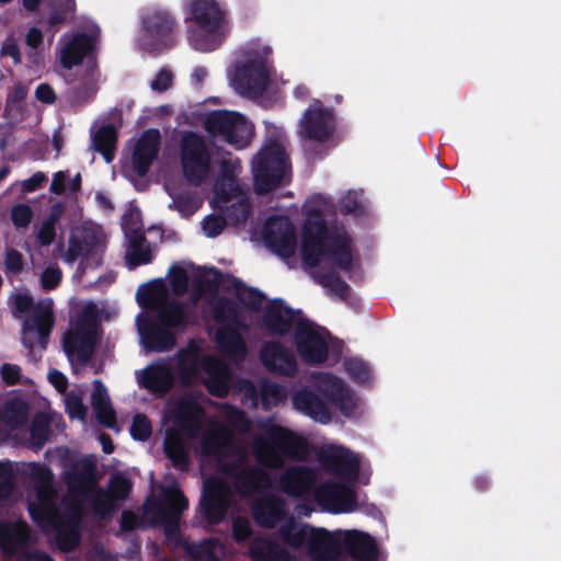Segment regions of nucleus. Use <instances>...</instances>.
I'll return each mask as SVG.
<instances>
[{
  "label": "nucleus",
  "instance_id": "b1692460",
  "mask_svg": "<svg viewBox=\"0 0 561 561\" xmlns=\"http://www.w3.org/2000/svg\"><path fill=\"white\" fill-rule=\"evenodd\" d=\"M311 379L330 403L347 417H356L362 412L358 398L344 385L343 380L330 374L318 373Z\"/></svg>",
  "mask_w": 561,
  "mask_h": 561
},
{
  "label": "nucleus",
  "instance_id": "f704fd0d",
  "mask_svg": "<svg viewBox=\"0 0 561 561\" xmlns=\"http://www.w3.org/2000/svg\"><path fill=\"white\" fill-rule=\"evenodd\" d=\"M30 407L21 399H10L5 402L2 420L11 433L22 431L28 420Z\"/></svg>",
  "mask_w": 561,
  "mask_h": 561
},
{
  "label": "nucleus",
  "instance_id": "39448f33",
  "mask_svg": "<svg viewBox=\"0 0 561 561\" xmlns=\"http://www.w3.org/2000/svg\"><path fill=\"white\" fill-rule=\"evenodd\" d=\"M178 376L183 385L201 380L210 393L225 397L229 392L231 371L227 364L211 355H204L201 343L192 341L173 359L157 362L136 373L140 387L164 394Z\"/></svg>",
  "mask_w": 561,
  "mask_h": 561
},
{
  "label": "nucleus",
  "instance_id": "c756f323",
  "mask_svg": "<svg viewBox=\"0 0 561 561\" xmlns=\"http://www.w3.org/2000/svg\"><path fill=\"white\" fill-rule=\"evenodd\" d=\"M293 407L298 412L316 422L327 424L331 421V410L327 402L307 388H301L293 394Z\"/></svg>",
  "mask_w": 561,
  "mask_h": 561
},
{
  "label": "nucleus",
  "instance_id": "79ce46f5",
  "mask_svg": "<svg viewBox=\"0 0 561 561\" xmlns=\"http://www.w3.org/2000/svg\"><path fill=\"white\" fill-rule=\"evenodd\" d=\"M96 92V80L93 71H90L84 79L75 85L69 94V101L79 105L90 100Z\"/></svg>",
  "mask_w": 561,
  "mask_h": 561
},
{
  "label": "nucleus",
  "instance_id": "4468645a",
  "mask_svg": "<svg viewBox=\"0 0 561 561\" xmlns=\"http://www.w3.org/2000/svg\"><path fill=\"white\" fill-rule=\"evenodd\" d=\"M107 244L103 228L94 222H83L71 229L67 244L58 245L60 257L67 264L80 261L82 266L100 265Z\"/></svg>",
  "mask_w": 561,
  "mask_h": 561
},
{
  "label": "nucleus",
  "instance_id": "412c9836",
  "mask_svg": "<svg viewBox=\"0 0 561 561\" xmlns=\"http://www.w3.org/2000/svg\"><path fill=\"white\" fill-rule=\"evenodd\" d=\"M183 173L188 182L199 184L210 173V154L203 138L194 133L184 135L181 145Z\"/></svg>",
  "mask_w": 561,
  "mask_h": 561
},
{
  "label": "nucleus",
  "instance_id": "473e14b6",
  "mask_svg": "<svg viewBox=\"0 0 561 561\" xmlns=\"http://www.w3.org/2000/svg\"><path fill=\"white\" fill-rule=\"evenodd\" d=\"M91 403L100 423L113 428L116 423L107 389L100 380H94Z\"/></svg>",
  "mask_w": 561,
  "mask_h": 561
},
{
  "label": "nucleus",
  "instance_id": "9b49d317",
  "mask_svg": "<svg viewBox=\"0 0 561 561\" xmlns=\"http://www.w3.org/2000/svg\"><path fill=\"white\" fill-rule=\"evenodd\" d=\"M187 22L188 43L199 51H211L219 47L230 32V22L225 8L217 0H191Z\"/></svg>",
  "mask_w": 561,
  "mask_h": 561
},
{
  "label": "nucleus",
  "instance_id": "0eeeda50",
  "mask_svg": "<svg viewBox=\"0 0 561 561\" xmlns=\"http://www.w3.org/2000/svg\"><path fill=\"white\" fill-rule=\"evenodd\" d=\"M257 426L264 434H253L250 448L262 467L280 469L287 459L304 461L309 457L310 446L299 433L275 424L272 419L259 420Z\"/></svg>",
  "mask_w": 561,
  "mask_h": 561
},
{
  "label": "nucleus",
  "instance_id": "bf43d9fd",
  "mask_svg": "<svg viewBox=\"0 0 561 561\" xmlns=\"http://www.w3.org/2000/svg\"><path fill=\"white\" fill-rule=\"evenodd\" d=\"M360 206L358 192L350 191L340 201L341 211L344 214L354 213Z\"/></svg>",
  "mask_w": 561,
  "mask_h": 561
},
{
  "label": "nucleus",
  "instance_id": "a211bd4d",
  "mask_svg": "<svg viewBox=\"0 0 561 561\" xmlns=\"http://www.w3.org/2000/svg\"><path fill=\"white\" fill-rule=\"evenodd\" d=\"M161 135L158 129H147L128 141L122 158V172L129 179L144 176L158 157Z\"/></svg>",
  "mask_w": 561,
  "mask_h": 561
},
{
  "label": "nucleus",
  "instance_id": "20e7f679",
  "mask_svg": "<svg viewBox=\"0 0 561 561\" xmlns=\"http://www.w3.org/2000/svg\"><path fill=\"white\" fill-rule=\"evenodd\" d=\"M306 220L302 228V259L309 266H318V282L340 298L348 293L346 283L335 276L336 271L348 272L353 267L352 242L343 227L328 230L324 216L332 205L318 194L311 196L304 206Z\"/></svg>",
  "mask_w": 561,
  "mask_h": 561
},
{
  "label": "nucleus",
  "instance_id": "72a5a7b5",
  "mask_svg": "<svg viewBox=\"0 0 561 561\" xmlns=\"http://www.w3.org/2000/svg\"><path fill=\"white\" fill-rule=\"evenodd\" d=\"M51 417L46 413H37L28 428V434L24 432L23 436L14 435V438L21 443H28L31 447L41 449L50 436Z\"/></svg>",
  "mask_w": 561,
  "mask_h": 561
},
{
  "label": "nucleus",
  "instance_id": "5701e85b",
  "mask_svg": "<svg viewBox=\"0 0 561 561\" xmlns=\"http://www.w3.org/2000/svg\"><path fill=\"white\" fill-rule=\"evenodd\" d=\"M100 34L94 23H89L84 32H68L58 42V55L61 66L71 69L94 48Z\"/></svg>",
  "mask_w": 561,
  "mask_h": 561
},
{
  "label": "nucleus",
  "instance_id": "c9c22d12",
  "mask_svg": "<svg viewBox=\"0 0 561 561\" xmlns=\"http://www.w3.org/2000/svg\"><path fill=\"white\" fill-rule=\"evenodd\" d=\"M91 138L92 148L99 151L107 163L112 162L117 140L116 128L111 124L103 125Z\"/></svg>",
  "mask_w": 561,
  "mask_h": 561
},
{
  "label": "nucleus",
  "instance_id": "c85d7f7f",
  "mask_svg": "<svg viewBox=\"0 0 561 561\" xmlns=\"http://www.w3.org/2000/svg\"><path fill=\"white\" fill-rule=\"evenodd\" d=\"M317 473L307 466H291L278 478V489L293 497L305 496L312 489Z\"/></svg>",
  "mask_w": 561,
  "mask_h": 561
},
{
  "label": "nucleus",
  "instance_id": "ddd939ff",
  "mask_svg": "<svg viewBox=\"0 0 561 561\" xmlns=\"http://www.w3.org/2000/svg\"><path fill=\"white\" fill-rule=\"evenodd\" d=\"M53 300L45 298L33 304L28 294L16 293L9 298V305L14 318L32 310L31 317L22 324V343L33 353L44 351L47 339L54 325Z\"/></svg>",
  "mask_w": 561,
  "mask_h": 561
},
{
  "label": "nucleus",
  "instance_id": "a878e982",
  "mask_svg": "<svg viewBox=\"0 0 561 561\" xmlns=\"http://www.w3.org/2000/svg\"><path fill=\"white\" fill-rule=\"evenodd\" d=\"M262 238L265 245L280 257H290L296 251L295 229L285 216L268 218L264 225Z\"/></svg>",
  "mask_w": 561,
  "mask_h": 561
},
{
  "label": "nucleus",
  "instance_id": "338daca9",
  "mask_svg": "<svg viewBox=\"0 0 561 561\" xmlns=\"http://www.w3.org/2000/svg\"><path fill=\"white\" fill-rule=\"evenodd\" d=\"M49 382L59 391L64 392L67 389V378L58 370H50L48 373Z\"/></svg>",
  "mask_w": 561,
  "mask_h": 561
},
{
  "label": "nucleus",
  "instance_id": "f8f14e48",
  "mask_svg": "<svg viewBox=\"0 0 561 561\" xmlns=\"http://www.w3.org/2000/svg\"><path fill=\"white\" fill-rule=\"evenodd\" d=\"M218 167L219 174L215 181L214 197L210 204L227 220L237 224L243 222L250 215V203L247 193L240 187L236 179L241 172L240 160L222 157L218 161Z\"/></svg>",
  "mask_w": 561,
  "mask_h": 561
},
{
  "label": "nucleus",
  "instance_id": "864d4df0",
  "mask_svg": "<svg viewBox=\"0 0 561 561\" xmlns=\"http://www.w3.org/2000/svg\"><path fill=\"white\" fill-rule=\"evenodd\" d=\"M13 489V474L10 463L0 462V497L8 496Z\"/></svg>",
  "mask_w": 561,
  "mask_h": 561
},
{
  "label": "nucleus",
  "instance_id": "680f3d73",
  "mask_svg": "<svg viewBox=\"0 0 561 561\" xmlns=\"http://www.w3.org/2000/svg\"><path fill=\"white\" fill-rule=\"evenodd\" d=\"M1 56H9L13 59L14 64H19L21 60V54L18 44L13 37H9L4 41L1 48Z\"/></svg>",
  "mask_w": 561,
  "mask_h": 561
},
{
  "label": "nucleus",
  "instance_id": "cd10ccee",
  "mask_svg": "<svg viewBox=\"0 0 561 561\" xmlns=\"http://www.w3.org/2000/svg\"><path fill=\"white\" fill-rule=\"evenodd\" d=\"M305 319L299 311H294L283 300L276 299L266 306L263 322L272 333L283 335L291 329L295 331L298 322Z\"/></svg>",
  "mask_w": 561,
  "mask_h": 561
},
{
  "label": "nucleus",
  "instance_id": "9d476101",
  "mask_svg": "<svg viewBox=\"0 0 561 561\" xmlns=\"http://www.w3.org/2000/svg\"><path fill=\"white\" fill-rule=\"evenodd\" d=\"M271 54L272 48L259 39L243 47L230 73V84L238 94L254 99L267 90L272 75Z\"/></svg>",
  "mask_w": 561,
  "mask_h": 561
},
{
  "label": "nucleus",
  "instance_id": "393cba45",
  "mask_svg": "<svg viewBox=\"0 0 561 561\" xmlns=\"http://www.w3.org/2000/svg\"><path fill=\"white\" fill-rule=\"evenodd\" d=\"M313 496L322 510L330 513L343 514L360 508L355 491L342 483L325 482L314 490Z\"/></svg>",
  "mask_w": 561,
  "mask_h": 561
},
{
  "label": "nucleus",
  "instance_id": "a19ab883",
  "mask_svg": "<svg viewBox=\"0 0 561 561\" xmlns=\"http://www.w3.org/2000/svg\"><path fill=\"white\" fill-rule=\"evenodd\" d=\"M122 228L127 240L145 237L141 211L137 207H129L122 217Z\"/></svg>",
  "mask_w": 561,
  "mask_h": 561
},
{
  "label": "nucleus",
  "instance_id": "a18cd8bd",
  "mask_svg": "<svg viewBox=\"0 0 561 561\" xmlns=\"http://www.w3.org/2000/svg\"><path fill=\"white\" fill-rule=\"evenodd\" d=\"M222 417L240 433H249L252 427L251 420L237 408L225 405L221 410Z\"/></svg>",
  "mask_w": 561,
  "mask_h": 561
},
{
  "label": "nucleus",
  "instance_id": "2eb2a0df",
  "mask_svg": "<svg viewBox=\"0 0 561 561\" xmlns=\"http://www.w3.org/2000/svg\"><path fill=\"white\" fill-rule=\"evenodd\" d=\"M294 340L301 359L311 365L324 362L330 352L334 360L341 354V342L333 340L325 329L308 319L298 322V327L294 331Z\"/></svg>",
  "mask_w": 561,
  "mask_h": 561
},
{
  "label": "nucleus",
  "instance_id": "4c0bfd02",
  "mask_svg": "<svg viewBox=\"0 0 561 561\" xmlns=\"http://www.w3.org/2000/svg\"><path fill=\"white\" fill-rule=\"evenodd\" d=\"M172 202L169 204L170 209H175L182 217H190L195 214L203 205V199L191 193L174 194L169 191Z\"/></svg>",
  "mask_w": 561,
  "mask_h": 561
},
{
  "label": "nucleus",
  "instance_id": "8fccbe9b",
  "mask_svg": "<svg viewBox=\"0 0 561 561\" xmlns=\"http://www.w3.org/2000/svg\"><path fill=\"white\" fill-rule=\"evenodd\" d=\"M201 225L206 237L215 238L222 232L226 220L216 215H208L203 219Z\"/></svg>",
  "mask_w": 561,
  "mask_h": 561
},
{
  "label": "nucleus",
  "instance_id": "f03ea898",
  "mask_svg": "<svg viewBox=\"0 0 561 561\" xmlns=\"http://www.w3.org/2000/svg\"><path fill=\"white\" fill-rule=\"evenodd\" d=\"M169 284L178 297L191 290L188 301L171 299L163 279L141 285L136 293L138 305L152 314L136 317V327L142 346L149 352H167L175 344V334L193 324L197 316L213 317L218 323L215 341L218 350L234 363L247 356V346L239 330L247 325L237 305L228 299L217 298L219 274L215 268L195 266L191 263L173 264L169 271Z\"/></svg>",
  "mask_w": 561,
  "mask_h": 561
},
{
  "label": "nucleus",
  "instance_id": "2f4dec72",
  "mask_svg": "<svg viewBox=\"0 0 561 561\" xmlns=\"http://www.w3.org/2000/svg\"><path fill=\"white\" fill-rule=\"evenodd\" d=\"M254 561H299L288 549L271 539L256 538L250 546Z\"/></svg>",
  "mask_w": 561,
  "mask_h": 561
},
{
  "label": "nucleus",
  "instance_id": "4d7b16f0",
  "mask_svg": "<svg viewBox=\"0 0 561 561\" xmlns=\"http://www.w3.org/2000/svg\"><path fill=\"white\" fill-rule=\"evenodd\" d=\"M5 271L8 275H15L23 268V257L16 250H9L5 255Z\"/></svg>",
  "mask_w": 561,
  "mask_h": 561
},
{
  "label": "nucleus",
  "instance_id": "09e8293b",
  "mask_svg": "<svg viewBox=\"0 0 561 561\" xmlns=\"http://www.w3.org/2000/svg\"><path fill=\"white\" fill-rule=\"evenodd\" d=\"M130 434L135 439L146 440L151 434V424L148 417L142 414L135 415Z\"/></svg>",
  "mask_w": 561,
  "mask_h": 561
},
{
  "label": "nucleus",
  "instance_id": "bb28decb",
  "mask_svg": "<svg viewBox=\"0 0 561 561\" xmlns=\"http://www.w3.org/2000/svg\"><path fill=\"white\" fill-rule=\"evenodd\" d=\"M260 359L264 367L277 375L294 376L298 364L294 353L277 342H266L260 351Z\"/></svg>",
  "mask_w": 561,
  "mask_h": 561
},
{
  "label": "nucleus",
  "instance_id": "69168bd1",
  "mask_svg": "<svg viewBox=\"0 0 561 561\" xmlns=\"http://www.w3.org/2000/svg\"><path fill=\"white\" fill-rule=\"evenodd\" d=\"M37 100L50 104L55 101L56 95L54 90L48 84H39L35 91Z\"/></svg>",
  "mask_w": 561,
  "mask_h": 561
},
{
  "label": "nucleus",
  "instance_id": "aec40b11",
  "mask_svg": "<svg viewBox=\"0 0 561 561\" xmlns=\"http://www.w3.org/2000/svg\"><path fill=\"white\" fill-rule=\"evenodd\" d=\"M324 468L332 474L346 481H359L367 484L369 481V467L348 449L336 446H325L320 455Z\"/></svg>",
  "mask_w": 561,
  "mask_h": 561
},
{
  "label": "nucleus",
  "instance_id": "e433bc0d",
  "mask_svg": "<svg viewBox=\"0 0 561 561\" xmlns=\"http://www.w3.org/2000/svg\"><path fill=\"white\" fill-rule=\"evenodd\" d=\"M152 260V250L147 243L145 237L129 239L126 249V265L128 268H135L147 264Z\"/></svg>",
  "mask_w": 561,
  "mask_h": 561
},
{
  "label": "nucleus",
  "instance_id": "423d86ee",
  "mask_svg": "<svg viewBox=\"0 0 561 561\" xmlns=\"http://www.w3.org/2000/svg\"><path fill=\"white\" fill-rule=\"evenodd\" d=\"M278 534L284 543L290 548L305 547L306 554L313 561L334 560L345 549L353 561H376L375 540L358 530L328 531L314 528L294 518L286 519Z\"/></svg>",
  "mask_w": 561,
  "mask_h": 561
},
{
  "label": "nucleus",
  "instance_id": "13d9d810",
  "mask_svg": "<svg viewBox=\"0 0 561 561\" xmlns=\"http://www.w3.org/2000/svg\"><path fill=\"white\" fill-rule=\"evenodd\" d=\"M233 537L237 541H243L251 535V524L247 518H236L232 524Z\"/></svg>",
  "mask_w": 561,
  "mask_h": 561
},
{
  "label": "nucleus",
  "instance_id": "6e6d98bb",
  "mask_svg": "<svg viewBox=\"0 0 561 561\" xmlns=\"http://www.w3.org/2000/svg\"><path fill=\"white\" fill-rule=\"evenodd\" d=\"M35 237L38 243L42 245L51 244L56 237V226L43 221L38 227L35 228Z\"/></svg>",
  "mask_w": 561,
  "mask_h": 561
},
{
  "label": "nucleus",
  "instance_id": "7ed1b4c3",
  "mask_svg": "<svg viewBox=\"0 0 561 561\" xmlns=\"http://www.w3.org/2000/svg\"><path fill=\"white\" fill-rule=\"evenodd\" d=\"M23 473L30 485L27 510L32 519L49 536L61 550L75 549L80 540L79 524L84 510L83 502H91L96 514L111 513L118 500L128 495L130 482L122 476L111 479L108 491L96 489L88 479L78 485L69 481L70 494L59 500L51 470L42 463H27Z\"/></svg>",
  "mask_w": 561,
  "mask_h": 561
},
{
  "label": "nucleus",
  "instance_id": "c03bdc74",
  "mask_svg": "<svg viewBox=\"0 0 561 561\" xmlns=\"http://www.w3.org/2000/svg\"><path fill=\"white\" fill-rule=\"evenodd\" d=\"M344 368L350 378L356 383L367 385L373 378L370 367L360 358L352 357L346 359Z\"/></svg>",
  "mask_w": 561,
  "mask_h": 561
},
{
  "label": "nucleus",
  "instance_id": "37998d69",
  "mask_svg": "<svg viewBox=\"0 0 561 561\" xmlns=\"http://www.w3.org/2000/svg\"><path fill=\"white\" fill-rule=\"evenodd\" d=\"M76 9L75 0H53V9L47 16L50 27H58L72 16Z\"/></svg>",
  "mask_w": 561,
  "mask_h": 561
},
{
  "label": "nucleus",
  "instance_id": "f3484780",
  "mask_svg": "<svg viewBox=\"0 0 561 561\" xmlns=\"http://www.w3.org/2000/svg\"><path fill=\"white\" fill-rule=\"evenodd\" d=\"M99 339V321L92 307H85L76 328L65 334L64 350L72 365L87 363L93 354Z\"/></svg>",
  "mask_w": 561,
  "mask_h": 561
},
{
  "label": "nucleus",
  "instance_id": "de8ad7c7",
  "mask_svg": "<svg viewBox=\"0 0 561 561\" xmlns=\"http://www.w3.org/2000/svg\"><path fill=\"white\" fill-rule=\"evenodd\" d=\"M62 277L60 268L56 264H49L41 274V285L48 291L56 288Z\"/></svg>",
  "mask_w": 561,
  "mask_h": 561
},
{
  "label": "nucleus",
  "instance_id": "6ab92c4d",
  "mask_svg": "<svg viewBox=\"0 0 561 561\" xmlns=\"http://www.w3.org/2000/svg\"><path fill=\"white\" fill-rule=\"evenodd\" d=\"M30 527L20 519H0V547L16 561H54L47 553L33 550Z\"/></svg>",
  "mask_w": 561,
  "mask_h": 561
},
{
  "label": "nucleus",
  "instance_id": "49530a36",
  "mask_svg": "<svg viewBox=\"0 0 561 561\" xmlns=\"http://www.w3.org/2000/svg\"><path fill=\"white\" fill-rule=\"evenodd\" d=\"M173 79V71L168 67H163L160 70H158L150 80V89L157 93L164 92L172 87Z\"/></svg>",
  "mask_w": 561,
  "mask_h": 561
},
{
  "label": "nucleus",
  "instance_id": "5fc2aeb1",
  "mask_svg": "<svg viewBox=\"0 0 561 561\" xmlns=\"http://www.w3.org/2000/svg\"><path fill=\"white\" fill-rule=\"evenodd\" d=\"M66 411L70 419L84 420L87 409L77 396H67L65 399Z\"/></svg>",
  "mask_w": 561,
  "mask_h": 561
},
{
  "label": "nucleus",
  "instance_id": "7c9ffc66",
  "mask_svg": "<svg viewBox=\"0 0 561 561\" xmlns=\"http://www.w3.org/2000/svg\"><path fill=\"white\" fill-rule=\"evenodd\" d=\"M142 25L146 34L151 39L163 45L171 43L173 19L165 11H152L142 18Z\"/></svg>",
  "mask_w": 561,
  "mask_h": 561
},
{
  "label": "nucleus",
  "instance_id": "6e6552de",
  "mask_svg": "<svg viewBox=\"0 0 561 561\" xmlns=\"http://www.w3.org/2000/svg\"><path fill=\"white\" fill-rule=\"evenodd\" d=\"M160 490V496H152L145 503V517L151 524H162L170 540L183 545L187 553L194 558L203 559V552L210 550L211 541L197 546L176 538L181 515L188 507V501L180 490L178 481L173 478L165 479Z\"/></svg>",
  "mask_w": 561,
  "mask_h": 561
},
{
  "label": "nucleus",
  "instance_id": "dca6fc26",
  "mask_svg": "<svg viewBox=\"0 0 561 561\" xmlns=\"http://www.w3.org/2000/svg\"><path fill=\"white\" fill-rule=\"evenodd\" d=\"M204 127L213 138H220L237 149L247 147L254 135L253 124L233 111H213L206 116Z\"/></svg>",
  "mask_w": 561,
  "mask_h": 561
},
{
  "label": "nucleus",
  "instance_id": "3c124183",
  "mask_svg": "<svg viewBox=\"0 0 561 561\" xmlns=\"http://www.w3.org/2000/svg\"><path fill=\"white\" fill-rule=\"evenodd\" d=\"M238 390L242 392V402L251 408H256L259 404V394L255 385L247 379L238 382Z\"/></svg>",
  "mask_w": 561,
  "mask_h": 561
},
{
  "label": "nucleus",
  "instance_id": "052dcab7",
  "mask_svg": "<svg viewBox=\"0 0 561 561\" xmlns=\"http://www.w3.org/2000/svg\"><path fill=\"white\" fill-rule=\"evenodd\" d=\"M1 375L7 383L13 385L20 381L21 369L18 365L4 364L1 367Z\"/></svg>",
  "mask_w": 561,
  "mask_h": 561
},
{
  "label": "nucleus",
  "instance_id": "774afa93",
  "mask_svg": "<svg viewBox=\"0 0 561 561\" xmlns=\"http://www.w3.org/2000/svg\"><path fill=\"white\" fill-rule=\"evenodd\" d=\"M47 178L43 172L35 173L32 178L24 181L23 186L26 191H35L41 187Z\"/></svg>",
  "mask_w": 561,
  "mask_h": 561
},
{
  "label": "nucleus",
  "instance_id": "ea45409f",
  "mask_svg": "<svg viewBox=\"0 0 561 561\" xmlns=\"http://www.w3.org/2000/svg\"><path fill=\"white\" fill-rule=\"evenodd\" d=\"M81 176L77 173L70 178L68 171H58L54 174L49 191L56 195L76 193L80 190Z\"/></svg>",
  "mask_w": 561,
  "mask_h": 561
},
{
  "label": "nucleus",
  "instance_id": "e2e57ef3",
  "mask_svg": "<svg viewBox=\"0 0 561 561\" xmlns=\"http://www.w3.org/2000/svg\"><path fill=\"white\" fill-rule=\"evenodd\" d=\"M43 39V32L38 27H31L25 35V43L31 49H37Z\"/></svg>",
  "mask_w": 561,
  "mask_h": 561
},
{
  "label": "nucleus",
  "instance_id": "1a4fd4ad",
  "mask_svg": "<svg viewBox=\"0 0 561 561\" xmlns=\"http://www.w3.org/2000/svg\"><path fill=\"white\" fill-rule=\"evenodd\" d=\"M285 133L276 127L267 128V137L251 161L253 185L257 194H266L290 179V163Z\"/></svg>",
  "mask_w": 561,
  "mask_h": 561
},
{
  "label": "nucleus",
  "instance_id": "603ef678",
  "mask_svg": "<svg viewBox=\"0 0 561 561\" xmlns=\"http://www.w3.org/2000/svg\"><path fill=\"white\" fill-rule=\"evenodd\" d=\"M32 216L31 207L25 204H19L11 210L12 221L18 228H26L31 222Z\"/></svg>",
  "mask_w": 561,
  "mask_h": 561
},
{
  "label": "nucleus",
  "instance_id": "58836bf2",
  "mask_svg": "<svg viewBox=\"0 0 561 561\" xmlns=\"http://www.w3.org/2000/svg\"><path fill=\"white\" fill-rule=\"evenodd\" d=\"M260 389L262 405L265 410L277 407L287 398V391L283 386L266 379L261 382Z\"/></svg>",
  "mask_w": 561,
  "mask_h": 561
},
{
  "label": "nucleus",
  "instance_id": "4be33fe9",
  "mask_svg": "<svg viewBox=\"0 0 561 561\" xmlns=\"http://www.w3.org/2000/svg\"><path fill=\"white\" fill-rule=\"evenodd\" d=\"M335 131V117L331 110L316 100L305 111L299 122L298 135L302 140L324 144L332 139Z\"/></svg>",
  "mask_w": 561,
  "mask_h": 561
},
{
  "label": "nucleus",
  "instance_id": "f257e3e1",
  "mask_svg": "<svg viewBox=\"0 0 561 561\" xmlns=\"http://www.w3.org/2000/svg\"><path fill=\"white\" fill-rule=\"evenodd\" d=\"M203 397L185 394L169 404L174 427L167 431L164 451L174 467L186 470L187 440L198 444L197 450L214 457L219 474L204 481L199 503L202 515L218 524L237 506V495L252 504L253 517L264 527H274L287 513L285 500L272 492V478L261 467L249 465V446L216 419L205 424Z\"/></svg>",
  "mask_w": 561,
  "mask_h": 561
},
{
  "label": "nucleus",
  "instance_id": "0e129e2a",
  "mask_svg": "<svg viewBox=\"0 0 561 561\" xmlns=\"http://www.w3.org/2000/svg\"><path fill=\"white\" fill-rule=\"evenodd\" d=\"M27 90L26 87L22 83H15L8 93V103H20L26 96Z\"/></svg>",
  "mask_w": 561,
  "mask_h": 561
}]
</instances>
